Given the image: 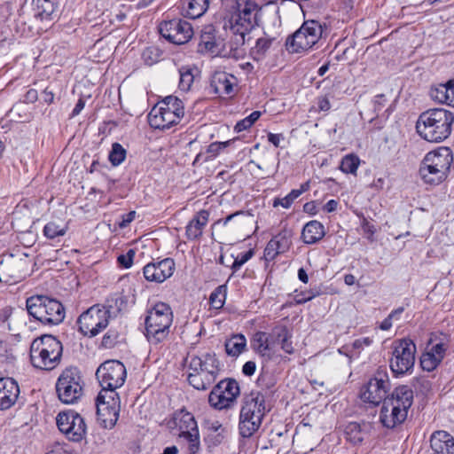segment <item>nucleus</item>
Listing matches in <instances>:
<instances>
[{
  "mask_svg": "<svg viewBox=\"0 0 454 454\" xmlns=\"http://www.w3.org/2000/svg\"><path fill=\"white\" fill-rule=\"evenodd\" d=\"M225 301V293L223 289V286H218L215 288L209 296V305L214 309H221Z\"/></svg>",
  "mask_w": 454,
  "mask_h": 454,
  "instance_id": "nucleus-43",
  "label": "nucleus"
},
{
  "mask_svg": "<svg viewBox=\"0 0 454 454\" xmlns=\"http://www.w3.org/2000/svg\"><path fill=\"white\" fill-rule=\"evenodd\" d=\"M274 336L265 332H256L252 340L251 347L261 356L270 357L273 349Z\"/></svg>",
  "mask_w": 454,
  "mask_h": 454,
  "instance_id": "nucleus-29",
  "label": "nucleus"
},
{
  "mask_svg": "<svg viewBox=\"0 0 454 454\" xmlns=\"http://www.w3.org/2000/svg\"><path fill=\"white\" fill-rule=\"evenodd\" d=\"M186 236L190 241H193V249L196 247V239L199 237V215H195L186 227Z\"/></svg>",
  "mask_w": 454,
  "mask_h": 454,
  "instance_id": "nucleus-45",
  "label": "nucleus"
},
{
  "mask_svg": "<svg viewBox=\"0 0 454 454\" xmlns=\"http://www.w3.org/2000/svg\"><path fill=\"white\" fill-rule=\"evenodd\" d=\"M265 414V397L259 391H252L246 398L240 411L241 422H248L251 426H261Z\"/></svg>",
  "mask_w": 454,
  "mask_h": 454,
  "instance_id": "nucleus-17",
  "label": "nucleus"
},
{
  "mask_svg": "<svg viewBox=\"0 0 454 454\" xmlns=\"http://www.w3.org/2000/svg\"><path fill=\"white\" fill-rule=\"evenodd\" d=\"M43 99L48 105H51L54 102L55 95L52 90H50L49 88H45L43 91Z\"/></svg>",
  "mask_w": 454,
  "mask_h": 454,
  "instance_id": "nucleus-61",
  "label": "nucleus"
},
{
  "mask_svg": "<svg viewBox=\"0 0 454 454\" xmlns=\"http://www.w3.org/2000/svg\"><path fill=\"white\" fill-rule=\"evenodd\" d=\"M34 15L42 21L53 20L58 16L57 0H33Z\"/></svg>",
  "mask_w": 454,
  "mask_h": 454,
  "instance_id": "nucleus-26",
  "label": "nucleus"
},
{
  "mask_svg": "<svg viewBox=\"0 0 454 454\" xmlns=\"http://www.w3.org/2000/svg\"><path fill=\"white\" fill-rule=\"evenodd\" d=\"M293 203H294V201L291 200V198L288 195H286L281 199H278V198L275 199L273 200V207H277L278 206H281L284 208H289Z\"/></svg>",
  "mask_w": 454,
  "mask_h": 454,
  "instance_id": "nucleus-54",
  "label": "nucleus"
},
{
  "mask_svg": "<svg viewBox=\"0 0 454 454\" xmlns=\"http://www.w3.org/2000/svg\"><path fill=\"white\" fill-rule=\"evenodd\" d=\"M136 217V212L130 211L121 215V221L119 223L121 228L127 227Z\"/></svg>",
  "mask_w": 454,
  "mask_h": 454,
  "instance_id": "nucleus-56",
  "label": "nucleus"
},
{
  "mask_svg": "<svg viewBox=\"0 0 454 454\" xmlns=\"http://www.w3.org/2000/svg\"><path fill=\"white\" fill-rule=\"evenodd\" d=\"M256 370V364L254 361H247L242 367V372L246 376H252Z\"/></svg>",
  "mask_w": 454,
  "mask_h": 454,
  "instance_id": "nucleus-58",
  "label": "nucleus"
},
{
  "mask_svg": "<svg viewBox=\"0 0 454 454\" xmlns=\"http://www.w3.org/2000/svg\"><path fill=\"white\" fill-rule=\"evenodd\" d=\"M278 338H281V348L287 354L294 353V347L292 341L289 340L288 333L286 328L280 329L277 333Z\"/></svg>",
  "mask_w": 454,
  "mask_h": 454,
  "instance_id": "nucleus-48",
  "label": "nucleus"
},
{
  "mask_svg": "<svg viewBox=\"0 0 454 454\" xmlns=\"http://www.w3.org/2000/svg\"><path fill=\"white\" fill-rule=\"evenodd\" d=\"M186 378L190 385L199 389V358L195 353L189 352L185 358Z\"/></svg>",
  "mask_w": 454,
  "mask_h": 454,
  "instance_id": "nucleus-32",
  "label": "nucleus"
},
{
  "mask_svg": "<svg viewBox=\"0 0 454 454\" xmlns=\"http://www.w3.org/2000/svg\"><path fill=\"white\" fill-rule=\"evenodd\" d=\"M324 27H326L325 25L315 20L304 21L301 27L286 39V49L297 53L312 48L322 37Z\"/></svg>",
  "mask_w": 454,
  "mask_h": 454,
  "instance_id": "nucleus-9",
  "label": "nucleus"
},
{
  "mask_svg": "<svg viewBox=\"0 0 454 454\" xmlns=\"http://www.w3.org/2000/svg\"><path fill=\"white\" fill-rule=\"evenodd\" d=\"M446 349L447 347L443 342L434 344L430 341L420 357L421 368L427 372L434 371L443 359Z\"/></svg>",
  "mask_w": 454,
  "mask_h": 454,
  "instance_id": "nucleus-20",
  "label": "nucleus"
},
{
  "mask_svg": "<svg viewBox=\"0 0 454 454\" xmlns=\"http://www.w3.org/2000/svg\"><path fill=\"white\" fill-rule=\"evenodd\" d=\"M20 395V387L12 378H0V411L11 408Z\"/></svg>",
  "mask_w": 454,
  "mask_h": 454,
  "instance_id": "nucleus-21",
  "label": "nucleus"
},
{
  "mask_svg": "<svg viewBox=\"0 0 454 454\" xmlns=\"http://www.w3.org/2000/svg\"><path fill=\"white\" fill-rule=\"evenodd\" d=\"M96 375L102 387L100 392L116 393L115 390L124 384L127 372L122 363L109 360L98 368Z\"/></svg>",
  "mask_w": 454,
  "mask_h": 454,
  "instance_id": "nucleus-13",
  "label": "nucleus"
},
{
  "mask_svg": "<svg viewBox=\"0 0 454 454\" xmlns=\"http://www.w3.org/2000/svg\"><path fill=\"white\" fill-rule=\"evenodd\" d=\"M159 31L165 39L175 44L187 43L193 35L191 24L180 19L162 21Z\"/></svg>",
  "mask_w": 454,
  "mask_h": 454,
  "instance_id": "nucleus-18",
  "label": "nucleus"
},
{
  "mask_svg": "<svg viewBox=\"0 0 454 454\" xmlns=\"http://www.w3.org/2000/svg\"><path fill=\"white\" fill-rule=\"evenodd\" d=\"M290 233L287 231H280L274 236L264 249V256L267 260H274L279 254L286 252L291 245Z\"/></svg>",
  "mask_w": 454,
  "mask_h": 454,
  "instance_id": "nucleus-23",
  "label": "nucleus"
},
{
  "mask_svg": "<svg viewBox=\"0 0 454 454\" xmlns=\"http://www.w3.org/2000/svg\"><path fill=\"white\" fill-rule=\"evenodd\" d=\"M62 355V345L52 335L35 339L30 346V361L34 367L52 370L58 366Z\"/></svg>",
  "mask_w": 454,
  "mask_h": 454,
  "instance_id": "nucleus-4",
  "label": "nucleus"
},
{
  "mask_svg": "<svg viewBox=\"0 0 454 454\" xmlns=\"http://www.w3.org/2000/svg\"><path fill=\"white\" fill-rule=\"evenodd\" d=\"M413 402V392L406 385L398 386L394 389L390 396H387L380 412V419L384 426L386 418L390 413L393 426L402 424L407 418L408 410Z\"/></svg>",
  "mask_w": 454,
  "mask_h": 454,
  "instance_id": "nucleus-6",
  "label": "nucleus"
},
{
  "mask_svg": "<svg viewBox=\"0 0 454 454\" xmlns=\"http://www.w3.org/2000/svg\"><path fill=\"white\" fill-rule=\"evenodd\" d=\"M430 443L434 454H454V438L446 431L434 433Z\"/></svg>",
  "mask_w": 454,
  "mask_h": 454,
  "instance_id": "nucleus-27",
  "label": "nucleus"
},
{
  "mask_svg": "<svg viewBox=\"0 0 454 454\" xmlns=\"http://www.w3.org/2000/svg\"><path fill=\"white\" fill-rule=\"evenodd\" d=\"M317 107L320 111L326 112L331 108V103L326 96L317 98Z\"/></svg>",
  "mask_w": 454,
  "mask_h": 454,
  "instance_id": "nucleus-59",
  "label": "nucleus"
},
{
  "mask_svg": "<svg viewBox=\"0 0 454 454\" xmlns=\"http://www.w3.org/2000/svg\"><path fill=\"white\" fill-rule=\"evenodd\" d=\"M253 256V251L252 250H249L246 253H242L240 254H239L232 265H231V268L233 270H238L244 263H246L251 257Z\"/></svg>",
  "mask_w": 454,
  "mask_h": 454,
  "instance_id": "nucleus-51",
  "label": "nucleus"
},
{
  "mask_svg": "<svg viewBox=\"0 0 454 454\" xmlns=\"http://www.w3.org/2000/svg\"><path fill=\"white\" fill-rule=\"evenodd\" d=\"M126 154L127 152L121 144L114 143L108 159L113 166H119L125 160Z\"/></svg>",
  "mask_w": 454,
  "mask_h": 454,
  "instance_id": "nucleus-39",
  "label": "nucleus"
},
{
  "mask_svg": "<svg viewBox=\"0 0 454 454\" xmlns=\"http://www.w3.org/2000/svg\"><path fill=\"white\" fill-rule=\"evenodd\" d=\"M183 115V102L176 97L168 96L151 109L148 122L155 129L165 130L176 125Z\"/></svg>",
  "mask_w": 454,
  "mask_h": 454,
  "instance_id": "nucleus-5",
  "label": "nucleus"
},
{
  "mask_svg": "<svg viewBox=\"0 0 454 454\" xmlns=\"http://www.w3.org/2000/svg\"><path fill=\"white\" fill-rule=\"evenodd\" d=\"M231 140L225 142H215L208 145L207 153L210 157L216 156L223 149L226 148L230 144Z\"/></svg>",
  "mask_w": 454,
  "mask_h": 454,
  "instance_id": "nucleus-52",
  "label": "nucleus"
},
{
  "mask_svg": "<svg viewBox=\"0 0 454 454\" xmlns=\"http://www.w3.org/2000/svg\"><path fill=\"white\" fill-rule=\"evenodd\" d=\"M175 270V261L172 258H164L145 264L143 274L147 281L160 284L172 277Z\"/></svg>",
  "mask_w": 454,
  "mask_h": 454,
  "instance_id": "nucleus-19",
  "label": "nucleus"
},
{
  "mask_svg": "<svg viewBox=\"0 0 454 454\" xmlns=\"http://www.w3.org/2000/svg\"><path fill=\"white\" fill-rule=\"evenodd\" d=\"M416 345L410 339L393 342L389 367L396 377L411 373L415 364Z\"/></svg>",
  "mask_w": 454,
  "mask_h": 454,
  "instance_id": "nucleus-11",
  "label": "nucleus"
},
{
  "mask_svg": "<svg viewBox=\"0 0 454 454\" xmlns=\"http://www.w3.org/2000/svg\"><path fill=\"white\" fill-rule=\"evenodd\" d=\"M120 403L117 393L99 392L96 399L98 422L102 426H115L120 414Z\"/></svg>",
  "mask_w": 454,
  "mask_h": 454,
  "instance_id": "nucleus-16",
  "label": "nucleus"
},
{
  "mask_svg": "<svg viewBox=\"0 0 454 454\" xmlns=\"http://www.w3.org/2000/svg\"><path fill=\"white\" fill-rule=\"evenodd\" d=\"M170 422L174 426H190L195 423V418L185 409H180L174 412Z\"/></svg>",
  "mask_w": 454,
  "mask_h": 454,
  "instance_id": "nucleus-38",
  "label": "nucleus"
},
{
  "mask_svg": "<svg viewBox=\"0 0 454 454\" xmlns=\"http://www.w3.org/2000/svg\"><path fill=\"white\" fill-rule=\"evenodd\" d=\"M454 114L445 108H431L419 116L416 129L421 138L431 143H441L452 132Z\"/></svg>",
  "mask_w": 454,
  "mask_h": 454,
  "instance_id": "nucleus-1",
  "label": "nucleus"
},
{
  "mask_svg": "<svg viewBox=\"0 0 454 454\" xmlns=\"http://www.w3.org/2000/svg\"><path fill=\"white\" fill-rule=\"evenodd\" d=\"M372 343V339L370 337H364L357 339L354 340L352 345L349 346H343L339 349V352L340 354H345L347 356L349 357H357L360 354L361 349L364 347H368Z\"/></svg>",
  "mask_w": 454,
  "mask_h": 454,
  "instance_id": "nucleus-34",
  "label": "nucleus"
},
{
  "mask_svg": "<svg viewBox=\"0 0 454 454\" xmlns=\"http://www.w3.org/2000/svg\"><path fill=\"white\" fill-rule=\"evenodd\" d=\"M201 44L204 45L205 51L213 57L225 56L223 53L224 50L223 40L215 35V28L213 26L206 27L203 33L200 34V45Z\"/></svg>",
  "mask_w": 454,
  "mask_h": 454,
  "instance_id": "nucleus-25",
  "label": "nucleus"
},
{
  "mask_svg": "<svg viewBox=\"0 0 454 454\" xmlns=\"http://www.w3.org/2000/svg\"><path fill=\"white\" fill-rule=\"evenodd\" d=\"M452 162V151L449 147H439L425 155L419 166V176L425 184L438 185L447 178Z\"/></svg>",
  "mask_w": 454,
  "mask_h": 454,
  "instance_id": "nucleus-2",
  "label": "nucleus"
},
{
  "mask_svg": "<svg viewBox=\"0 0 454 454\" xmlns=\"http://www.w3.org/2000/svg\"><path fill=\"white\" fill-rule=\"evenodd\" d=\"M240 394L239 385L233 379H224L219 381L208 395V403L216 410L232 407Z\"/></svg>",
  "mask_w": 454,
  "mask_h": 454,
  "instance_id": "nucleus-15",
  "label": "nucleus"
},
{
  "mask_svg": "<svg viewBox=\"0 0 454 454\" xmlns=\"http://www.w3.org/2000/svg\"><path fill=\"white\" fill-rule=\"evenodd\" d=\"M360 164L358 156L355 154H348L344 156L340 161V168L343 173L355 175Z\"/></svg>",
  "mask_w": 454,
  "mask_h": 454,
  "instance_id": "nucleus-36",
  "label": "nucleus"
},
{
  "mask_svg": "<svg viewBox=\"0 0 454 454\" xmlns=\"http://www.w3.org/2000/svg\"><path fill=\"white\" fill-rule=\"evenodd\" d=\"M387 98L384 94H379L374 97L373 107L375 112H380L386 105Z\"/></svg>",
  "mask_w": 454,
  "mask_h": 454,
  "instance_id": "nucleus-53",
  "label": "nucleus"
},
{
  "mask_svg": "<svg viewBox=\"0 0 454 454\" xmlns=\"http://www.w3.org/2000/svg\"><path fill=\"white\" fill-rule=\"evenodd\" d=\"M271 39L269 38H259L256 41L255 46L253 50L254 54L259 55V57L262 56L270 47Z\"/></svg>",
  "mask_w": 454,
  "mask_h": 454,
  "instance_id": "nucleus-49",
  "label": "nucleus"
},
{
  "mask_svg": "<svg viewBox=\"0 0 454 454\" xmlns=\"http://www.w3.org/2000/svg\"><path fill=\"white\" fill-rule=\"evenodd\" d=\"M84 382L80 371L75 367L66 368L56 383L59 400L67 404L76 403L83 395Z\"/></svg>",
  "mask_w": 454,
  "mask_h": 454,
  "instance_id": "nucleus-10",
  "label": "nucleus"
},
{
  "mask_svg": "<svg viewBox=\"0 0 454 454\" xmlns=\"http://www.w3.org/2000/svg\"><path fill=\"white\" fill-rule=\"evenodd\" d=\"M258 427H239V434L243 438H248L252 436Z\"/></svg>",
  "mask_w": 454,
  "mask_h": 454,
  "instance_id": "nucleus-63",
  "label": "nucleus"
},
{
  "mask_svg": "<svg viewBox=\"0 0 454 454\" xmlns=\"http://www.w3.org/2000/svg\"><path fill=\"white\" fill-rule=\"evenodd\" d=\"M134 256L135 251L133 249H129L126 254H120L117 257V262L124 269H129L133 264Z\"/></svg>",
  "mask_w": 454,
  "mask_h": 454,
  "instance_id": "nucleus-50",
  "label": "nucleus"
},
{
  "mask_svg": "<svg viewBox=\"0 0 454 454\" xmlns=\"http://www.w3.org/2000/svg\"><path fill=\"white\" fill-rule=\"evenodd\" d=\"M28 314L44 325H59L65 318V309L57 300L43 296H32L27 300Z\"/></svg>",
  "mask_w": 454,
  "mask_h": 454,
  "instance_id": "nucleus-7",
  "label": "nucleus"
},
{
  "mask_svg": "<svg viewBox=\"0 0 454 454\" xmlns=\"http://www.w3.org/2000/svg\"><path fill=\"white\" fill-rule=\"evenodd\" d=\"M339 202L336 200H330L324 206V210L327 213H332L337 210Z\"/></svg>",
  "mask_w": 454,
  "mask_h": 454,
  "instance_id": "nucleus-62",
  "label": "nucleus"
},
{
  "mask_svg": "<svg viewBox=\"0 0 454 454\" xmlns=\"http://www.w3.org/2000/svg\"><path fill=\"white\" fill-rule=\"evenodd\" d=\"M247 342L242 333L232 334L225 340V352L229 356L238 357L247 350Z\"/></svg>",
  "mask_w": 454,
  "mask_h": 454,
  "instance_id": "nucleus-31",
  "label": "nucleus"
},
{
  "mask_svg": "<svg viewBox=\"0 0 454 454\" xmlns=\"http://www.w3.org/2000/svg\"><path fill=\"white\" fill-rule=\"evenodd\" d=\"M429 95L434 102L454 107V78L432 86Z\"/></svg>",
  "mask_w": 454,
  "mask_h": 454,
  "instance_id": "nucleus-24",
  "label": "nucleus"
},
{
  "mask_svg": "<svg viewBox=\"0 0 454 454\" xmlns=\"http://www.w3.org/2000/svg\"><path fill=\"white\" fill-rule=\"evenodd\" d=\"M219 371L218 360L215 356L207 355L204 362H200V378L203 389L207 387L206 385H210L216 380Z\"/></svg>",
  "mask_w": 454,
  "mask_h": 454,
  "instance_id": "nucleus-28",
  "label": "nucleus"
},
{
  "mask_svg": "<svg viewBox=\"0 0 454 454\" xmlns=\"http://www.w3.org/2000/svg\"><path fill=\"white\" fill-rule=\"evenodd\" d=\"M325 235V231L324 225L317 220H312L303 226L301 239L305 244L312 245L320 241Z\"/></svg>",
  "mask_w": 454,
  "mask_h": 454,
  "instance_id": "nucleus-30",
  "label": "nucleus"
},
{
  "mask_svg": "<svg viewBox=\"0 0 454 454\" xmlns=\"http://www.w3.org/2000/svg\"><path fill=\"white\" fill-rule=\"evenodd\" d=\"M180 437L187 442L191 454L199 451V427H191V430L182 432Z\"/></svg>",
  "mask_w": 454,
  "mask_h": 454,
  "instance_id": "nucleus-35",
  "label": "nucleus"
},
{
  "mask_svg": "<svg viewBox=\"0 0 454 454\" xmlns=\"http://www.w3.org/2000/svg\"><path fill=\"white\" fill-rule=\"evenodd\" d=\"M173 321L171 308L164 302L156 303L145 317L146 337L149 341L158 343L168 334Z\"/></svg>",
  "mask_w": 454,
  "mask_h": 454,
  "instance_id": "nucleus-8",
  "label": "nucleus"
},
{
  "mask_svg": "<svg viewBox=\"0 0 454 454\" xmlns=\"http://www.w3.org/2000/svg\"><path fill=\"white\" fill-rule=\"evenodd\" d=\"M284 140V136L282 134H268V141L274 145L276 147L280 146V142Z\"/></svg>",
  "mask_w": 454,
  "mask_h": 454,
  "instance_id": "nucleus-60",
  "label": "nucleus"
},
{
  "mask_svg": "<svg viewBox=\"0 0 454 454\" xmlns=\"http://www.w3.org/2000/svg\"><path fill=\"white\" fill-rule=\"evenodd\" d=\"M260 8L251 0H238L236 12L228 20V27L234 35L236 47L246 43V37L257 25Z\"/></svg>",
  "mask_w": 454,
  "mask_h": 454,
  "instance_id": "nucleus-3",
  "label": "nucleus"
},
{
  "mask_svg": "<svg viewBox=\"0 0 454 454\" xmlns=\"http://www.w3.org/2000/svg\"><path fill=\"white\" fill-rule=\"evenodd\" d=\"M46 454H75L62 446H56L53 450L47 452Z\"/></svg>",
  "mask_w": 454,
  "mask_h": 454,
  "instance_id": "nucleus-64",
  "label": "nucleus"
},
{
  "mask_svg": "<svg viewBox=\"0 0 454 454\" xmlns=\"http://www.w3.org/2000/svg\"><path fill=\"white\" fill-rule=\"evenodd\" d=\"M320 294L321 289L319 287H315L304 292L296 293L294 295V301L297 304H302L319 296Z\"/></svg>",
  "mask_w": 454,
  "mask_h": 454,
  "instance_id": "nucleus-44",
  "label": "nucleus"
},
{
  "mask_svg": "<svg viewBox=\"0 0 454 454\" xmlns=\"http://www.w3.org/2000/svg\"><path fill=\"white\" fill-rule=\"evenodd\" d=\"M391 388L389 376L385 368H379L373 377L361 387L360 399L372 406H378L387 399Z\"/></svg>",
  "mask_w": 454,
  "mask_h": 454,
  "instance_id": "nucleus-12",
  "label": "nucleus"
},
{
  "mask_svg": "<svg viewBox=\"0 0 454 454\" xmlns=\"http://www.w3.org/2000/svg\"><path fill=\"white\" fill-rule=\"evenodd\" d=\"M181 12L185 18L195 20L199 18V2L198 0H183L181 4Z\"/></svg>",
  "mask_w": 454,
  "mask_h": 454,
  "instance_id": "nucleus-40",
  "label": "nucleus"
},
{
  "mask_svg": "<svg viewBox=\"0 0 454 454\" xmlns=\"http://www.w3.org/2000/svg\"><path fill=\"white\" fill-rule=\"evenodd\" d=\"M236 83V77L223 71H215L210 78V88L220 97L231 95Z\"/></svg>",
  "mask_w": 454,
  "mask_h": 454,
  "instance_id": "nucleus-22",
  "label": "nucleus"
},
{
  "mask_svg": "<svg viewBox=\"0 0 454 454\" xmlns=\"http://www.w3.org/2000/svg\"><path fill=\"white\" fill-rule=\"evenodd\" d=\"M38 99V92L35 89H29L24 95L23 102L26 104L35 103Z\"/></svg>",
  "mask_w": 454,
  "mask_h": 454,
  "instance_id": "nucleus-55",
  "label": "nucleus"
},
{
  "mask_svg": "<svg viewBox=\"0 0 454 454\" xmlns=\"http://www.w3.org/2000/svg\"><path fill=\"white\" fill-rule=\"evenodd\" d=\"M253 124L246 117L236 123L234 130L238 133L248 129Z\"/></svg>",
  "mask_w": 454,
  "mask_h": 454,
  "instance_id": "nucleus-57",
  "label": "nucleus"
},
{
  "mask_svg": "<svg viewBox=\"0 0 454 454\" xmlns=\"http://www.w3.org/2000/svg\"><path fill=\"white\" fill-rule=\"evenodd\" d=\"M56 426H85L82 417L76 411L67 409L56 417Z\"/></svg>",
  "mask_w": 454,
  "mask_h": 454,
  "instance_id": "nucleus-33",
  "label": "nucleus"
},
{
  "mask_svg": "<svg viewBox=\"0 0 454 454\" xmlns=\"http://www.w3.org/2000/svg\"><path fill=\"white\" fill-rule=\"evenodd\" d=\"M67 232V226L59 224L56 222L48 223L43 228V234L48 239H55L56 237L64 236Z\"/></svg>",
  "mask_w": 454,
  "mask_h": 454,
  "instance_id": "nucleus-41",
  "label": "nucleus"
},
{
  "mask_svg": "<svg viewBox=\"0 0 454 454\" xmlns=\"http://www.w3.org/2000/svg\"><path fill=\"white\" fill-rule=\"evenodd\" d=\"M180 81L179 89L183 91H189L194 82L193 69L189 67H183L179 70Z\"/></svg>",
  "mask_w": 454,
  "mask_h": 454,
  "instance_id": "nucleus-37",
  "label": "nucleus"
},
{
  "mask_svg": "<svg viewBox=\"0 0 454 454\" xmlns=\"http://www.w3.org/2000/svg\"><path fill=\"white\" fill-rule=\"evenodd\" d=\"M344 434L346 439L354 444L363 441L362 427H345Z\"/></svg>",
  "mask_w": 454,
  "mask_h": 454,
  "instance_id": "nucleus-47",
  "label": "nucleus"
},
{
  "mask_svg": "<svg viewBox=\"0 0 454 454\" xmlns=\"http://www.w3.org/2000/svg\"><path fill=\"white\" fill-rule=\"evenodd\" d=\"M109 317V309L94 305L78 317L79 331L85 336L94 337L108 325Z\"/></svg>",
  "mask_w": 454,
  "mask_h": 454,
  "instance_id": "nucleus-14",
  "label": "nucleus"
},
{
  "mask_svg": "<svg viewBox=\"0 0 454 454\" xmlns=\"http://www.w3.org/2000/svg\"><path fill=\"white\" fill-rule=\"evenodd\" d=\"M142 57L145 63L151 66L159 61L160 52L156 47H148L143 51Z\"/></svg>",
  "mask_w": 454,
  "mask_h": 454,
  "instance_id": "nucleus-46",
  "label": "nucleus"
},
{
  "mask_svg": "<svg viewBox=\"0 0 454 454\" xmlns=\"http://www.w3.org/2000/svg\"><path fill=\"white\" fill-rule=\"evenodd\" d=\"M59 431L69 440L80 442L85 435V427H58Z\"/></svg>",
  "mask_w": 454,
  "mask_h": 454,
  "instance_id": "nucleus-42",
  "label": "nucleus"
}]
</instances>
